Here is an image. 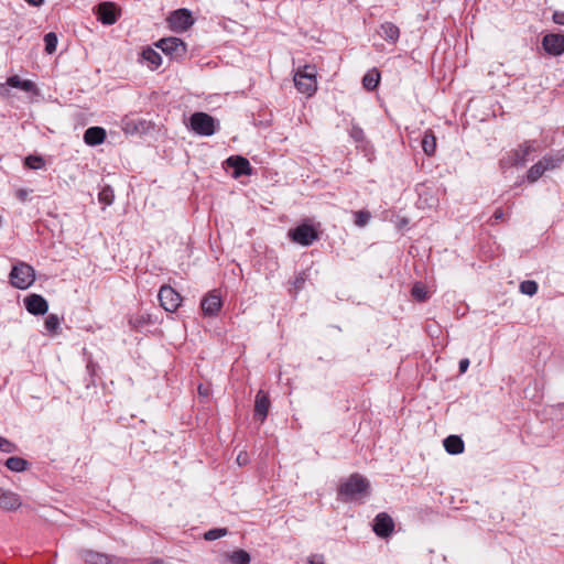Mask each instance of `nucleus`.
I'll return each instance as SVG.
<instances>
[{
	"label": "nucleus",
	"instance_id": "nucleus-44",
	"mask_svg": "<svg viewBox=\"0 0 564 564\" xmlns=\"http://www.w3.org/2000/svg\"><path fill=\"white\" fill-rule=\"evenodd\" d=\"M492 218H494L495 221L501 220L503 218L502 209H500V208L496 209V212L492 215Z\"/></svg>",
	"mask_w": 564,
	"mask_h": 564
},
{
	"label": "nucleus",
	"instance_id": "nucleus-26",
	"mask_svg": "<svg viewBox=\"0 0 564 564\" xmlns=\"http://www.w3.org/2000/svg\"><path fill=\"white\" fill-rule=\"evenodd\" d=\"M422 149L429 156L433 155L436 150V139L432 131H426L422 139Z\"/></svg>",
	"mask_w": 564,
	"mask_h": 564
},
{
	"label": "nucleus",
	"instance_id": "nucleus-39",
	"mask_svg": "<svg viewBox=\"0 0 564 564\" xmlns=\"http://www.w3.org/2000/svg\"><path fill=\"white\" fill-rule=\"evenodd\" d=\"M307 279V274L305 272H301L295 276L294 286L296 290H301L304 286V283Z\"/></svg>",
	"mask_w": 564,
	"mask_h": 564
},
{
	"label": "nucleus",
	"instance_id": "nucleus-20",
	"mask_svg": "<svg viewBox=\"0 0 564 564\" xmlns=\"http://www.w3.org/2000/svg\"><path fill=\"white\" fill-rule=\"evenodd\" d=\"M106 139V131L101 127H90L84 133V141L88 145H99Z\"/></svg>",
	"mask_w": 564,
	"mask_h": 564
},
{
	"label": "nucleus",
	"instance_id": "nucleus-46",
	"mask_svg": "<svg viewBox=\"0 0 564 564\" xmlns=\"http://www.w3.org/2000/svg\"><path fill=\"white\" fill-rule=\"evenodd\" d=\"M29 4L34 7H40L43 4L44 0H25Z\"/></svg>",
	"mask_w": 564,
	"mask_h": 564
},
{
	"label": "nucleus",
	"instance_id": "nucleus-27",
	"mask_svg": "<svg viewBox=\"0 0 564 564\" xmlns=\"http://www.w3.org/2000/svg\"><path fill=\"white\" fill-rule=\"evenodd\" d=\"M29 463L21 457L12 456L6 460V466L12 471H23L28 468Z\"/></svg>",
	"mask_w": 564,
	"mask_h": 564
},
{
	"label": "nucleus",
	"instance_id": "nucleus-13",
	"mask_svg": "<svg viewBox=\"0 0 564 564\" xmlns=\"http://www.w3.org/2000/svg\"><path fill=\"white\" fill-rule=\"evenodd\" d=\"M26 311L32 315H44L48 310L47 301L39 294H30L24 299Z\"/></svg>",
	"mask_w": 564,
	"mask_h": 564
},
{
	"label": "nucleus",
	"instance_id": "nucleus-17",
	"mask_svg": "<svg viewBox=\"0 0 564 564\" xmlns=\"http://www.w3.org/2000/svg\"><path fill=\"white\" fill-rule=\"evenodd\" d=\"M269 408L270 400L268 395L262 390H260L256 395L254 417L260 422H263L268 415Z\"/></svg>",
	"mask_w": 564,
	"mask_h": 564
},
{
	"label": "nucleus",
	"instance_id": "nucleus-10",
	"mask_svg": "<svg viewBox=\"0 0 564 564\" xmlns=\"http://www.w3.org/2000/svg\"><path fill=\"white\" fill-rule=\"evenodd\" d=\"M161 306L166 312H175L181 305V295L170 285H163L159 291Z\"/></svg>",
	"mask_w": 564,
	"mask_h": 564
},
{
	"label": "nucleus",
	"instance_id": "nucleus-11",
	"mask_svg": "<svg viewBox=\"0 0 564 564\" xmlns=\"http://www.w3.org/2000/svg\"><path fill=\"white\" fill-rule=\"evenodd\" d=\"M542 46L550 55H561L564 53V35L550 33L543 36Z\"/></svg>",
	"mask_w": 564,
	"mask_h": 564
},
{
	"label": "nucleus",
	"instance_id": "nucleus-47",
	"mask_svg": "<svg viewBox=\"0 0 564 564\" xmlns=\"http://www.w3.org/2000/svg\"><path fill=\"white\" fill-rule=\"evenodd\" d=\"M198 393L203 397H207L208 395V390L205 389L203 386H199L198 387Z\"/></svg>",
	"mask_w": 564,
	"mask_h": 564
},
{
	"label": "nucleus",
	"instance_id": "nucleus-21",
	"mask_svg": "<svg viewBox=\"0 0 564 564\" xmlns=\"http://www.w3.org/2000/svg\"><path fill=\"white\" fill-rule=\"evenodd\" d=\"M379 35L390 43H397L400 36L399 28L392 22H384L380 25Z\"/></svg>",
	"mask_w": 564,
	"mask_h": 564
},
{
	"label": "nucleus",
	"instance_id": "nucleus-43",
	"mask_svg": "<svg viewBox=\"0 0 564 564\" xmlns=\"http://www.w3.org/2000/svg\"><path fill=\"white\" fill-rule=\"evenodd\" d=\"M468 367H469V359L464 358V359H462V360L459 361V372H460V373L466 372V371H467V369H468Z\"/></svg>",
	"mask_w": 564,
	"mask_h": 564
},
{
	"label": "nucleus",
	"instance_id": "nucleus-22",
	"mask_svg": "<svg viewBox=\"0 0 564 564\" xmlns=\"http://www.w3.org/2000/svg\"><path fill=\"white\" fill-rule=\"evenodd\" d=\"M445 451L451 455H457L464 452V442L457 435L447 436L444 442Z\"/></svg>",
	"mask_w": 564,
	"mask_h": 564
},
{
	"label": "nucleus",
	"instance_id": "nucleus-12",
	"mask_svg": "<svg viewBox=\"0 0 564 564\" xmlns=\"http://www.w3.org/2000/svg\"><path fill=\"white\" fill-rule=\"evenodd\" d=\"M394 530V523L392 518L386 513L381 512L377 514L373 523V531L380 538L389 536Z\"/></svg>",
	"mask_w": 564,
	"mask_h": 564
},
{
	"label": "nucleus",
	"instance_id": "nucleus-15",
	"mask_svg": "<svg viewBox=\"0 0 564 564\" xmlns=\"http://www.w3.org/2000/svg\"><path fill=\"white\" fill-rule=\"evenodd\" d=\"M21 498L11 490H4L0 487V509L13 511L21 507Z\"/></svg>",
	"mask_w": 564,
	"mask_h": 564
},
{
	"label": "nucleus",
	"instance_id": "nucleus-1",
	"mask_svg": "<svg viewBox=\"0 0 564 564\" xmlns=\"http://www.w3.org/2000/svg\"><path fill=\"white\" fill-rule=\"evenodd\" d=\"M370 484L368 479L360 474H352L344 481L338 490V495L345 500L360 499L369 495Z\"/></svg>",
	"mask_w": 564,
	"mask_h": 564
},
{
	"label": "nucleus",
	"instance_id": "nucleus-8",
	"mask_svg": "<svg viewBox=\"0 0 564 564\" xmlns=\"http://www.w3.org/2000/svg\"><path fill=\"white\" fill-rule=\"evenodd\" d=\"M156 47H159L163 53H165L171 58H181L186 53V45L178 37L161 39L156 43Z\"/></svg>",
	"mask_w": 564,
	"mask_h": 564
},
{
	"label": "nucleus",
	"instance_id": "nucleus-37",
	"mask_svg": "<svg viewBox=\"0 0 564 564\" xmlns=\"http://www.w3.org/2000/svg\"><path fill=\"white\" fill-rule=\"evenodd\" d=\"M17 446L10 442L9 440L0 436V451L3 453H13L15 452Z\"/></svg>",
	"mask_w": 564,
	"mask_h": 564
},
{
	"label": "nucleus",
	"instance_id": "nucleus-30",
	"mask_svg": "<svg viewBox=\"0 0 564 564\" xmlns=\"http://www.w3.org/2000/svg\"><path fill=\"white\" fill-rule=\"evenodd\" d=\"M99 200L105 204L106 206H109L113 203L115 199V193L113 189L110 186H105L98 195Z\"/></svg>",
	"mask_w": 564,
	"mask_h": 564
},
{
	"label": "nucleus",
	"instance_id": "nucleus-3",
	"mask_svg": "<svg viewBox=\"0 0 564 564\" xmlns=\"http://www.w3.org/2000/svg\"><path fill=\"white\" fill-rule=\"evenodd\" d=\"M9 280L13 288L26 290L35 281V270L29 263L20 261L12 267Z\"/></svg>",
	"mask_w": 564,
	"mask_h": 564
},
{
	"label": "nucleus",
	"instance_id": "nucleus-31",
	"mask_svg": "<svg viewBox=\"0 0 564 564\" xmlns=\"http://www.w3.org/2000/svg\"><path fill=\"white\" fill-rule=\"evenodd\" d=\"M520 292L533 296L538 292V283L533 280H525L520 283Z\"/></svg>",
	"mask_w": 564,
	"mask_h": 564
},
{
	"label": "nucleus",
	"instance_id": "nucleus-40",
	"mask_svg": "<svg viewBox=\"0 0 564 564\" xmlns=\"http://www.w3.org/2000/svg\"><path fill=\"white\" fill-rule=\"evenodd\" d=\"M30 191L25 188H20L17 191L15 196L20 202H26Z\"/></svg>",
	"mask_w": 564,
	"mask_h": 564
},
{
	"label": "nucleus",
	"instance_id": "nucleus-16",
	"mask_svg": "<svg viewBox=\"0 0 564 564\" xmlns=\"http://www.w3.org/2000/svg\"><path fill=\"white\" fill-rule=\"evenodd\" d=\"M78 556L86 564H110V557L101 552H97L89 549H83L78 551Z\"/></svg>",
	"mask_w": 564,
	"mask_h": 564
},
{
	"label": "nucleus",
	"instance_id": "nucleus-38",
	"mask_svg": "<svg viewBox=\"0 0 564 564\" xmlns=\"http://www.w3.org/2000/svg\"><path fill=\"white\" fill-rule=\"evenodd\" d=\"M350 137L357 142H362L365 140L364 130L358 126H352L350 129Z\"/></svg>",
	"mask_w": 564,
	"mask_h": 564
},
{
	"label": "nucleus",
	"instance_id": "nucleus-24",
	"mask_svg": "<svg viewBox=\"0 0 564 564\" xmlns=\"http://www.w3.org/2000/svg\"><path fill=\"white\" fill-rule=\"evenodd\" d=\"M380 80V73L377 68H372L369 72L366 73V75L362 78V86L367 90H373Z\"/></svg>",
	"mask_w": 564,
	"mask_h": 564
},
{
	"label": "nucleus",
	"instance_id": "nucleus-14",
	"mask_svg": "<svg viewBox=\"0 0 564 564\" xmlns=\"http://www.w3.org/2000/svg\"><path fill=\"white\" fill-rule=\"evenodd\" d=\"M98 20L102 24H115L119 18L117 7L112 2H102L97 8Z\"/></svg>",
	"mask_w": 564,
	"mask_h": 564
},
{
	"label": "nucleus",
	"instance_id": "nucleus-19",
	"mask_svg": "<svg viewBox=\"0 0 564 564\" xmlns=\"http://www.w3.org/2000/svg\"><path fill=\"white\" fill-rule=\"evenodd\" d=\"M228 165L232 166L235 169V176L240 175H250L251 174V166L247 159L242 156H230L227 160Z\"/></svg>",
	"mask_w": 564,
	"mask_h": 564
},
{
	"label": "nucleus",
	"instance_id": "nucleus-5",
	"mask_svg": "<svg viewBox=\"0 0 564 564\" xmlns=\"http://www.w3.org/2000/svg\"><path fill=\"white\" fill-rule=\"evenodd\" d=\"M191 129L199 135H213L215 133V120L206 112H194L189 118Z\"/></svg>",
	"mask_w": 564,
	"mask_h": 564
},
{
	"label": "nucleus",
	"instance_id": "nucleus-35",
	"mask_svg": "<svg viewBox=\"0 0 564 564\" xmlns=\"http://www.w3.org/2000/svg\"><path fill=\"white\" fill-rule=\"evenodd\" d=\"M369 219H370V214L368 212L359 210V212L355 213V224L358 227H364L365 225H367Z\"/></svg>",
	"mask_w": 564,
	"mask_h": 564
},
{
	"label": "nucleus",
	"instance_id": "nucleus-4",
	"mask_svg": "<svg viewBox=\"0 0 564 564\" xmlns=\"http://www.w3.org/2000/svg\"><path fill=\"white\" fill-rule=\"evenodd\" d=\"M294 84L300 93L312 96L317 89L315 66L305 65L299 68L294 75Z\"/></svg>",
	"mask_w": 564,
	"mask_h": 564
},
{
	"label": "nucleus",
	"instance_id": "nucleus-7",
	"mask_svg": "<svg viewBox=\"0 0 564 564\" xmlns=\"http://www.w3.org/2000/svg\"><path fill=\"white\" fill-rule=\"evenodd\" d=\"M533 151H535V149L532 147V144L528 142L523 143L518 149L510 152L507 158L501 159L500 165L502 169L524 165L527 162V156Z\"/></svg>",
	"mask_w": 564,
	"mask_h": 564
},
{
	"label": "nucleus",
	"instance_id": "nucleus-32",
	"mask_svg": "<svg viewBox=\"0 0 564 564\" xmlns=\"http://www.w3.org/2000/svg\"><path fill=\"white\" fill-rule=\"evenodd\" d=\"M45 42V52L47 54H53L56 51L57 46V36L54 32H50L44 36Z\"/></svg>",
	"mask_w": 564,
	"mask_h": 564
},
{
	"label": "nucleus",
	"instance_id": "nucleus-42",
	"mask_svg": "<svg viewBox=\"0 0 564 564\" xmlns=\"http://www.w3.org/2000/svg\"><path fill=\"white\" fill-rule=\"evenodd\" d=\"M308 562L310 564H324V557L323 555L315 554L310 556Z\"/></svg>",
	"mask_w": 564,
	"mask_h": 564
},
{
	"label": "nucleus",
	"instance_id": "nucleus-9",
	"mask_svg": "<svg viewBox=\"0 0 564 564\" xmlns=\"http://www.w3.org/2000/svg\"><path fill=\"white\" fill-rule=\"evenodd\" d=\"M289 237L292 241L302 245V246H311L315 240H317L318 235L316 230L310 225H301L294 229L289 231Z\"/></svg>",
	"mask_w": 564,
	"mask_h": 564
},
{
	"label": "nucleus",
	"instance_id": "nucleus-45",
	"mask_svg": "<svg viewBox=\"0 0 564 564\" xmlns=\"http://www.w3.org/2000/svg\"><path fill=\"white\" fill-rule=\"evenodd\" d=\"M247 454L246 453H240L237 457V462L239 465H245L247 464Z\"/></svg>",
	"mask_w": 564,
	"mask_h": 564
},
{
	"label": "nucleus",
	"instance_id": "nucleus-6",
	"mask_svg": "<svg viewBox=\"0 0 564 564\" xmlns=\"http://www.w3.org/2000/svg\"><path fill=\"white\" fill-rule=\"evenodd\" d=\"M170 28L175 32H184L194 24L192 12L187 9H177L167 18Z\"/></svg>",
	"mask_w": 564,
	"mask_h": 564
},
{
	"label": "nucleus",
	"instance_id": "nucleus-29",
	"mask_svg": "<svg viewBox=\"0 0 564 564\" xmlns=\"http://www.w3.org/2000/svg\"><path fill=\"white\" fill-rule=\"evenodd\" d=\"M45 329L51 334H56L61 326L59 317L55 314H50L45 319Z\"/></svg>",
	"mask_w": 564,
	"mask_h": 564
},
{
	"label": "nucleus",
	"instance_id": "nucleus-33",
	"mask_svg": "<svg viewBox=\"0 0 564 564\" xmlns=\"http://www.w3.org/2000/svg\"><path fill=\"white\" fill-rule=\"evenodd\" d=\"M25 165L31 170H40L44 166V160L39 155H29L25 158Z\"/></svg>",
	"mask_w": 564,
	"mask_h": 564
},
{
	"label": "nucleus",
	"instance_id": "nucleus-28",
	"mask_svg": "<svg viewBox=\"0 0 564 564\" xmlns=\"http://www.w3.org/2000/svg\"><path fill=\"white\" fill-rule=\"evenodd\" d=\"M229 560L232 564H249L250 555L245 550H237L229 555Z\"/></svg>",
	"mask_w": 564,
	"mask_h": 564
},
{
	"label": "nucleus",
	"instance_id": "nucleus-41",
	"mask_svg": "<svg viewBox=\"0 0 564 564\" xmlns=\"http://www.w3.org/2000/svg\"><path fill=\"white\" fill-rule=\"evenodd\" d=\"M553 21H554L556 24L564 25V12L555 11V12L553 13Z\"/></svg>",
	"mask_w": 564,
	"mask_h": 564
},
{
	"label": "nucleus",
	"instance_id": "nucleus-2",
	"mask_svg": "<svg viewBox=\"0 0 564 564\" xmlns=\"http://www.w3.org/2000/svg\"><path fill=\"white\" fill-rule=\"evenodd\" d=\"M564 162V149L554 153L545 154L540 161L533 164L527 174L529 183H535L545 172L555 170Z\"/></svg>",
	"mask_w": 564,
	"mask_h": 564
},
{
	"label": "nucleus",
	"instance_id": "nucleus-18",
	"mask_svg": "<svg viewBox=\"0 0 564 564\" xmlns=\"http://www.w3.org/2000/svg\"><path fill=\"white\" fill-rule=\"evenodd\" d=\"M200 305L205 315L214 316L221 307V299L216 293H209L203 299Z\"/></svg>",
	"mask_w": 564,
	"mask_h": 564
},
{
	"label": "nucleus",
	"instance_id": "nucleus-34",
	"mask_svg": "<svg viewBox=\"0 0 564 564\" xmlns=\"http://www.w3.org/2000/svg\"><path fill=\"white\" fill-rule=\"evenodd\" d=\"M227 533H228V530L226 528H216V529L208 530L204 534V538L207 541H215L219 538L227 535Z\"/></svg>",
	"mask_w": 564,
	"mask_h": 564
},
{
	"label": "nucleus",
	"instance_id": "nucleus-23",
	"mask_svg": "<svg viewBox=\"0 0 564 564\" xmlns=\"http://www.w3.org/2000/svg\"><path fill=\"white\" fill-rule=\"evenodd\" d=\"M142 58L152 69L158 68L162 64L161 55L153 48L147 47L142 51Z\"/></svg>",
	"mask_w": 564,
	"mask_h": 564
},
{
	"label": "nucleus",
	"instance_id": "nucleus-36",
	"mask_svg": "<svg viewBox=\"0 0 564 564\" xmlns=\"http://www.w3.org/2000/svg\"><path fill=\"white\" fill-rule=\"evenodd\" d=\"M412 296L416 299L417 301H424L427 297V292L425 288L421 284H415L412 288Z\"/></svg>",
	"mask_w": 564,
	"mask_h": 564
},
{
	"label": "nucleus",
	"instance_id": "nucleus-25",
	"mask_svg": "<svg viewBox=\"0 0 564 564\" xmlns=\"http://www.w3.org/2000/svg\"><path fill=\"white\" fill-rule=\"evenodd\" d=\"M7 84L10 87L19 88L23 91H31L34 88V84L31 80H23L18 75L11 76L8 78Z\"/></svg>",
	"mask_w": 564,
	"mask_h": 564
}]
</instances>
